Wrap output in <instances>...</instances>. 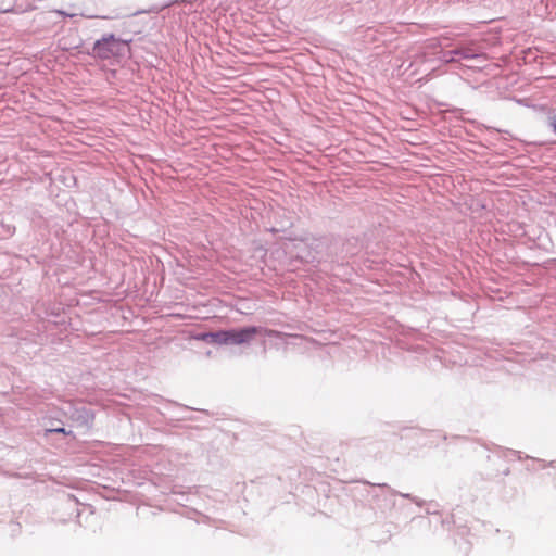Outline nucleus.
Listing matches in <instances>:
<instances>
[{"instance_id":"f257e3e1","label":"nucleus","mask_w":556,"mask_h":556,"mask_svg":"<svg viewBox=\"0 0 556 556\" xmlns=\"http://www.w3.org/2000/svg\"><path fill=\"white\" fill-rule=\"evenodd\" d=\"M256 334H264L269 338H283L287 334L274 329L261 326H248L239 329L224 330L223 345H241L250 343Z\"/></svg>"},{"instance_id":"f03ea898","label":"nucleus","mask_w":556,"mask_h":556,"mask_svg":"<svg viewBox=\"0 0 556 556\" xmlns=\"http://www.w3.org/2000/svg\"><path fill=\"white\" fill-rule=\"evenodd\" d=\"M127 52H129L127 41L115 37L113 34H104L96 40L89 54L100 60H110L124 56Z\"/></svg>"},{"instance_id":"7ed1b4c3","label":"nucleus","mask_w":556,"mask_h":556,"mask_svg":"<svg viewBox=\"0 0 556 556\" xmlns=\"http://www.w3.org/2000/svg\"><path fill=\"white\" fill-rule=\"evenodd\" d=\"M70 418L76 427L89 429L92 427L94 414L85 405L71 407Z\"/></svg>"},{"instance_id":"20e7f679","label":"nucleus","mask_w":556,"mask_h":556,"mask_svg":"<svg viewBox=\"0 0 556 556\" xmlns=\"http://www.w3.org/2000/svg\"><path fill=\"white\" fill-rule=\"evenodd\" d=\"M442 59L446 63H452L459 60H485V55L483 53L476 52L470 47H459L444 52Z\"/></svg>"},{"instance_id":"39448f33","label":"nucleus","mask_w":556,"mask_h":556,"mask_svg":"<svg viewBox=\"0 0 556 556\" xmlns=\"http://www.w3.org/2000/svg\"><path fill=\"white\" fill-rule=\"evenodd\" d=\"M197 339L206 343L223 345L224 330L202 332L197 336Z\"/></svg>"},{"instance_id":"423d86ee","label":"nucleus","mask_w":556,"mask_h":556,"mask_svg":"<svg viewBox=\"0 0 556 556\" xmlns=\"http://www.w3.org/2000/svg\"><path fill=\"white\" fill-rule=\"evenodd\" d=\"M47 433H62L65 435L72 434V431L66 430L64 427L50 428L47 429Z\"/></svg>"},{"instance_id":"0eeeda50","label":"nucleus","mask_w":556,"mask_h":556,"mask_svg":"<svg viewBox=\"0 0 556 556\" xmlns=\"http://www.w3.org/2000/svg\"><path fill=\"white\" fill-rule=\"evenodd\" d=\"M393 493H394V494H397V495H400V496H402V497H404V498H409V500H412V501H413L414 503H416L418 506H421V505H422V502H421V501H419L417 497L412 496V495H410V494H408V493H401V492H395V491H393Z\"/></svg>"},{"instance_id":"6e6552de","label":"nucleus","mask_w":556,"mask_h":556,"mask_svg":"<svg viewBox=\"0 0 556 556\" xmlns=\"http://www.w3.org/2000/svg\"><path fill=\"white\" fill-rule=\"evenodd\" d=\"M379 486H381V488H388V485H387L386 483L379 484Z\"/></svg>"}]
</instances>
